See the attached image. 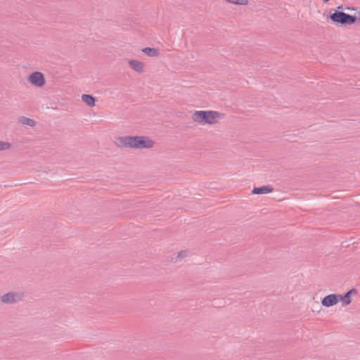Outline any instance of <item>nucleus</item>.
Wrapping results in <instances>:
<instances>
[{"mask_svg":"<svg viewBox=\"0 0 360 360\" xmlns=\"http://www.w3.org/2000/svg\"><path fill=\"white\" fill-rule=\"evenodd\" d=\"M115 143L118 148L148 149L154 146L155 141L145 136H124L117 137Z\"/></svg>","mask_w":360,"mask_h":360,"instance_id":"f257e3e1","label":"nucleus"},{"mask_svg":"<svg viewBox=\"0 0 360 360\" xmlns=\"http://www.w3.org/2000/svg\"><path fill=\"white\" fill-rule=\"evenodd\" d=\"M224 114L213 110L195 111L192 115L194 122L208 124H217L219 120L224 118Z\"/></svg>","mask_w":360,"mask_h":360,"instance_id":"f03ea898","label":"nucleus"},{"mask_svg":"<svg viewBox=\"0 0 360 360\" xmlns=\"http://www.w3.org/2000/svg\"><path fill=\"white\" fill-rule=\"evenodd\" d=\"M330 18L333 22L341 25H352L357 20L356 16L338 11L331 14Z\"/></svg>","mask_w":360,"mask_h":360,"instance_id":"7ed1b4c3","label":"nucleus"},{"mask_svg":"<svg viewBox=\"0 0 360 360\" xmlns=\"http://www.w3.org/2000/svg\"><path fill=\"white\" fill-rule=\"evenodd\" d=\"M27 80L30 84L38 87H42L46 84L44 76L40 72L32 73Z\"/></svg>","mask_w":360,"mask_h":360,"instance_id":"20e7f679","label":"nucleus"},{"mask_svg":"<svg viewBox=\"0 0 360 360\" xmlns=\"http://www.w3.org/2000/svg\"><path fill=\"white\" fill-rule=\"evenodd\" d=\"M0 299L5 304H14L20 300L19 295L13 292L3 295Z\"/></svg>","mask_w":360,"mask_h":360,"instance_id":"39448f33","label":"nucleus"},{"mask_svg":"<svg viewBox=\"0 0 360 360\" xmlns=\"http://www.w3.org/2000/svg\"><path fill=\"white\" fill-rule=\"evenodd\" d=\"M338 302V294H330L325 297H323L321 300V304L326 307H330Z\"/></svg>","mask_w":360,"mask_h":360,"instance_id":"423d86ee","label":"nucleus"},{"mask_svg":"<svg viewBox=\"0 0 360 360\" xmlns=\"http://www.w3.org/2000/svg\"><path fill=\"white\" fill-rule=\"evenodd\" d=\"M356 290L353 288L347 291L345 295H342L338 294V302L341 301L343 305H349L352 302L351 296L352 295L356 294Z\"/></svg>","mask_w":360,"mask_h":360,"instance_id":"0eeeda50","label":"nucleus"},{"mask_svg":"<svg viewBox=\"0 0 360 360\" xmlns=\"http://www.w3.org/2000/svg\"><path fill=\"white\" fill-rule=\"evenodd\" d=\"M129 65L134 70L139 73L143 72L144 70V63L141 61L130 60H129Z\"/></svg>","mask_w":360,"mask_h":360,"instance_id":"6e6552de","label":"nucleus"},{"mask_svg":"<svg viewBox=\"0 0 360 360\" xmlns=\"http://www.w3.org/2000/svg\"><path fill=\"white\" fill-rule=\"evenodd\" d=\"M273 188L269 186H262L259 188H254L252 191V194H266L273 191Z\"/></svg>","mask_w":360,"mask_h":360,"instance_id":"1a4fd4ad","label":"nucleus"},{"mask_svg":"<svg viewBox=\"0 0 360 360\" xmlns=\"http://www.w3.org/2000/svg\"><path fill=\"white\" fill-rule=\"evenodd\" d=\"M142 52L150 57H157L160 55V51L158 49L146 47L142 49Z\"/></svg>","mask_w":360,"mask_h":360,"instance_id":"9d476101","label":"nucleus"},{"mask_svg":"<svg viewBox=\"0 0 360 360\" xmlns=\"http://www.w3.org/2000/svg\"><path fill=\"white\" fill-rule=\"evenodd\" d=\"M18 123L24 126L34 127L36 124V122L34 120L26 117H20L18 118Z\"/></svg>","mask_w":360,"mask_h":360,"instance_id":"9b49d317","label":"nucleus"},{"mask_svg":"<svg viewBox=\"0 0 360 360\" xmlns=\"http://www.w3.org/2000/svg\"><path fill=\"white\" fill-rule=\"evenodd\" d=\"M82 100L89 106L92 107L95 105L96 98L91 95L83 94L82 96Z\"/></svg>","mask_w":360,"mask_h":360,"instance_id":"f8f14e48","label":"nucleus"},{"mask_svg":"<svg viewBox=\"0 0 360 360\" xmlns=\"http://www.w3.org/2000/svg\"><path fill=\"white\" fill-rule=\"evenodd\" d=\"M188 256V252L186 250H182L176 254V257H173L172 259L174 260L175 262H178L179 261H181L182 259L185 258Z\"/></svg>","mask_w":360,"mask_h":360,"instance_id":"ddd939ff","label":"nucleus"},{"mask_svg":"<svg viewBox=\"0 0 360 360\" xmlns=\"http://www.w3.org/2000/svg\"><path fill=\"white\" fill-rule=\"evenodd\" d=\"M11 145L9 142L0 141V151L9 149Z\"/></svg>","mask_w":360,"mask_h":360,"instance_id":"4468645a","label":"nucleus"},{"mask_svg":"<svg viewBox=\"0 0 360 360\" xmlns=\"http://www.w3.org/2000/svg\"><path fill=\"white\" fill-rule=\"evenodd\" d=\"M330 0H323V2L326 3L328 1H329Z\"/></svg>","mask_w":360,"mask_h":360,"instance_id":"2eb2a0df","label":"nucleus"}]
</instances>
